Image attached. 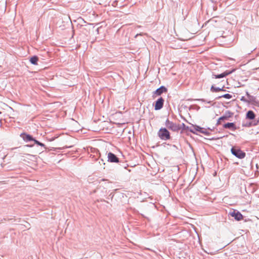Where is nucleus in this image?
<instances>
[{
  "label": "nucleus",
  "instance_id": "nucleus-19",
  "mask_svg": "<svg viewBox=\"0 0 259 259\" xmlns=\"http://www.w3.org/2000/svg\"><path fill=\"white\" fill-rule=\"evenodd\" d=\"M26 146H27V147H32V145H26Z\"/></svg>",
  "mask_w": 259,
  "mask_h": 259
},
{
  "label": "nucleus",
  "instance_id": "nucleus-3",
  "mask_svg": "<svg viewBox=\"0 0 259 259\" xmlns=\"http://www.w3.org/2000/svg\"><path fill=\"white\" fill-rule=\"evenodd\" d=\"M229 214L231 217L234 218V219L238 221L243 219L242 214L240 212L236 210H233L232 211H230L229 213Z\"/></svg>",
  "mask_w": 259,
  "mask_h": 259
},
{
  "label": "nucleus",
  "instance_id": "nucleus-13",
  "mask_svg": "<svg viewBox=\"0 0 259 259\" xmlns=\"http://www.w3.org/2000/svg\"><path fill=\"white\" fill-rule=\"evenodd\" d=\"M246 116L248 119H253L255 117V115L253 111H249L247 113Z\"/></svg>",
  "mask_w": 259,
  "mask_h": 259
},
{
  "label": "nucleus",
  "instance_id": "nucleus-14",
  "mask_svg": "<svg viewBox=\"0 0 259 259\" xmlns=\"http://www.w3.org/2000/svg\"><path fill=\"white\" fill-rule=\"evenodd\" d=\"M234 126L233 123H227L224 124V127L226 128H231L234 127Z\"/></svg>",
  "mask_w": 259,
  "mask_h": 259
},
{
  "label": "nucleus",
  "instance_id": "nucleus-15",
  "mask_svg": "<svg viewBox=\"0 0 259 259\" xmlns=\"http://www.w3.org/2000/svg\"><path fill=\"white\" fill-rule=\"evenodd\" d=\"M222 97L225 98L227 99H230L232 97V96L229 94H225L224 95L219 97L218 98H222Z\"/></svg>",
  "mask_w": 259,
  "mask_h": 259
},
{
  "label": "nucleus",
  "instance_id": "nucleus-1",
  "mask_svg": "<svg viewBox=\"0 0 259 259\" xmlns=\"http://www.w3.org/2000/svg\"><path fill=\"white\" fill-rule=\"evenodd\" d=\"M158 136L162 140H168L170 138L168 131L165 128H161L158 132Z\"/></svg>",
  "mask_w": 259,
  "mask_h": 259
},
{
  "label": "nucleus",
  "instance_id": "nucleus-16",
  "mask_svg": "<svg viewBox=\"0 0 259 259\" xmlns=\"http://www.w3.org/2000/svg\"><path fill=\"white\" fill-rule=\"evenodd\" d=\"M33 141L34 142V143L35 144H36L37 145H39V146H40L41 147H44L45 149H46V147H45V145L43 144V143H41L40 142H39V141L36 140L34 139V140H33Z\"/></svg>",
  "mask_w": 259,
  "mask_h": 259
},
{
  "label": "nucleus",
  "instance_id": "nucleus-7",
  "mask_svg": "<svg viewBox=\"0 0 259 259\" xmlns=\"http://www.w3.org/2000/svg\"><path fill=\"white\" fill-rule=\"evenodd\" d=\"M20 137L26 142L30 141H33V140H34V139H33L32 136L25 133L21 134Z\"/></svg>",
  "mask_w": 259,
  "mask_h": 259
},
{
  "label": "nucleus",
  "instance_id": "nucleus-12",
  "mask_svg": "<svg viewBox=\"0 0 259 259\" xmlns=\"http://www.w3.org/2000/svg\"><path fill=\"white\" fill-rule=\"evenodd\" d=\"M38 58L36 56H33L30 59V62L33 65H37Z\"/></svg>",
  "mask_w": 259,
  "mask_h": 259
},
{
  "label": "nucleus",
  "instance_id": "nucleus-5",
  "mask_svg": "<svg viewBox=\"0 0 259 259\" xmlns=\"http://www.w3.org/2000/svg\"><path fill=\"white\" fill-rule=\"evenodd\" d=\"M164 102V100L162 99V98H159L156 102L155 105V110H158L161 109L163 107Z\"/></svg>",
  "mask_w": 259,
  "mask_h": 259
},
{
  "label": "nucleus",
  "instance_id": "nucleus-18",
  "mask_svg": "<svg viewBox=\"0 0 259 259\" xmlns=\"http://www.w3.org/2000/svg\"><path fill=\"white\" fill-rule=\"evenodd\" d=\"M190 131L193 133H195L196 131L194 130V126L190 129Z\"/></svg>",
  "mask_w": 259,
  "mask_h": 259
},
{
  "label": "nucleus",
  "instance_id": "nucleus-20",
  "mask_svg": "<svg viewBox=\"0 0 259 259\" xmlns=\"http://www.w3.org/2000/svg\"><path fill=\"white\" fill-rule=\"evenodd\" d=\"M141 35V34H136V37H137L138 35Z\"/></svg>",
  "mask_w": 259,
  "mask_h": 259
},
{
  "label": "nucleus",
  "instance_id": "nucleus-9",
  "mask_svg": "<svg viewBox=\"0 0 259 259\" xmlns=\"http://www.w3.org/2000/svg\"><path fill=\"white\" fill-rule=\"evenodd\" d=\"M166 91V89L164 87H161L155 91L154 94L157 95H160L162 93L165 92Z\"/></svg>",
  "mask_w": 259,
  "mask_h": 259
},
{
  "label": "nucleus",
  "instance_id": "nucleus-10",
  "mask_svg": "<svg viewBox=\"0 0 259 259\" xmlns=\"http://www.w3.org/2000/svg\"><path fill=\"white\" fill-rule=\"evenodd\" d=\"M224 87L219 88L215 87L214 85H212L210 89V90L212 92H218L219 91H224L223 89Z\"/></svg>",
  "mask_w": 259,
  "mask_h": 259
},
{
  "label": "nucleus",
  "instance_id": "nucleus-11",
  "mask_svg": "<svg viewBox=\"0 0 259 259\" xmlns=\"http://www.w3.org/2000/svg\"><path fill=\"white\" fill-rule=\"evenodd\" d=\"M194 130L201 133H205V130L197 125L194 126Z\"/></svg>",
  "mask_w": 259,
  "mask_h": 259
},
{
  "label": "nucleus",
  "instance_id": "nucleus-2",
  "mask_svg": "<svg viewBox=\"0 0 259 259\" xmlns=\"http://www.w3.org/2000/svg\"><path fill=\"white\" fill-rule=\"evenodd\" d=\"M231 153L236 157L242 159L245 156V153L242 152L240 149L233 147L231 149Z\"/></svg>",
  "mask_w": 259,
  "mask_h": 259
},
{
  "label": "nucleus",
  "instance_id": "nucleus-4",
  "mask_svg": "<svg viewBox=\"0 0 259 259\" xmlns=\"http://www.w3.org/2000/svg\"><path fill=\"white\" fill-rule=\"evenodd\" d=\"M166 126L169 130H171L173 131H177L179 130V126L168 120H166L165 122Z\"/></svg>",
  "mask_w": 259,
  "mask_h": 259
},
{
  "label": "nucleus",
  "instance_id": "nucleus-6",
  "mask_svg": "<svg viewBox=\"0 0 259 259\" xmlns=\"http://www.w3.org/2000/svg\"><path fill=\"white\" fill-rule=\"evenodd\" d=\"M108 161L111 162H118L119 161L118 158L111 152L108 153Z\"/></svg>",
  "mask_w": 259,
  "mask_h": 259
},
{
  "label": "nucleus",
  "instance_id": "nucleus-21",
  "mask_svg": "<svg viewBox=\"0 0 259 259\" xmlns=\"http://www.w3.org/2000/svg\"><path fill=\"white\" fill-rule=\"evenodd\" d=\"M2 111H0V114H2Z\"/></svg>",
  "mask_w": 259,
  "mask_h": 259
},
{
  "label": "nucleus",
  "instance_id": "nucleus-17",
  "mask_svg": "<svg viewBox=\"0 0 259 259\" xmlns=\"http://www.w3.org/2000/svg\"><path fill=\"white\" fill-rule=\"evenodd\" d=\"M226 119H227V117L226 116H222V117L219 118V122H220L221 120H225Z\"/></svg>",
  "mask_w": 259,
  "mask_h": 259
},
{
  "label": "nucleus",
  "instance_id": "nucleus-8",
  "mask_svg": "<svg viewBox=\"0 0 259 259\" xmlns=\"http://www.w3.org/2000/svg\"><path fill=\"white\" fill-rule=\"evenodd\" d=\"M233 71V70L232 71H225L224 72H223V73H221L220 74H219V75H213V76L214 77V78H222V77H224L229 74H230V73H231Z\"/></svg>",
  "mask_w": 259,
  "mask_h": 259
}]
</instances>
